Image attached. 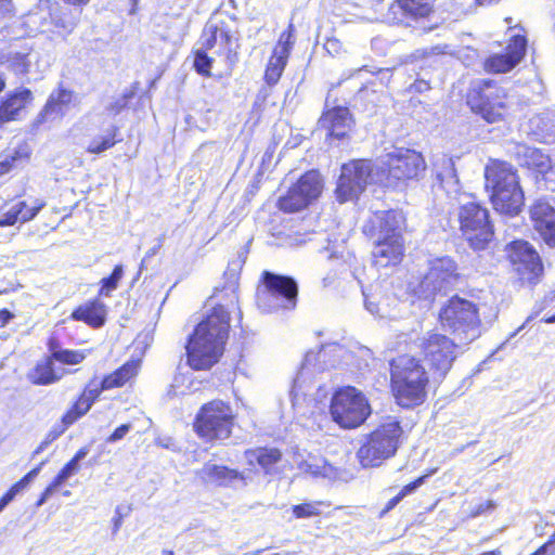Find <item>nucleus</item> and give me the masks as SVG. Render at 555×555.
I'll return each mask as SVG.
<instances>
[{
  "label": "nucleus",
  "instance_id": "nucleus-36",
  "mask_svg": "<svg viewBox=\"0 0 555 555\" xmlns=\"http://www.w3.org/2000/svg\"><path fill=\"white\" fill-rule=\"evenodd\" d=\"M311 203L294 186L288 193L279 199V207L285 212H296L306 208Z\"/></svg>",
  "mask_w": 555,
  "mask_h": 555
},
{
  "label": "nucleus",
  "instance_id": "nucleus-17",
  "mask_svg": "<svg viewBox=\"0 0 555 555\" xmlns=\"http://www.w3.org/2000/svg\"><path fill=\"white\" fill-rule=\"evenodd\" d=\"M507 255L514 270L528 281L537 278L543 270L538 253L526 241H514L507 246Z\"/></svg>",
  "mask_w": 555,
  "mask_h": 555
},
{
  "label": "nucleus",
  "instance_id": "nucleus-34",
  "mask_svg": "<svg viewBox=\"0 0 555 555\" xmlns=\"http://www.w3.org/2000/svg\"><path fill=\"white\" fill-rule=\"evenodd\" d=\"M530 125L543 141L552 142L555 138V108L533 117Z\"/></svg>",
  "mask_w": 555,
  "mask_h": 555
},
{
  "label": "nucleus",
  "instance_id": "nucleus-38",
  "mask_svg": "<svg viewBox=\"0 0 555 555\" xmlns=\"http://www.w3.org/2000/svg\"><path fill=\"white\" fill-rule=\"evenodd\" d=\"M424 0H396L390 10L393 14L401 12L403 15L420 16L424 15L426 8L423 4Z\"/></svg>",
  "mask_w": 555,
  "mask_h": 555
},
{
  "label": "nucleus",
  "instance_id": "nucleus-60",
  "mask_svg": "<svg viewBox=\"0 0 555 555\" xmlns=\"http://www.w3.org/2000/svg\"><path fill=\"white\" fill-rule=\"evenodd\" d=\"M48 348H49V351L51 352V356L47 357L48 359H52L53 361H55L54 359V353L56 351H62V348H60L59 346V341L54 338H51L48 343Z\"/></svg>",
  "mask_w": 555,
  "mask_h": 555
},
{
  "label": "nucleus",
  "instance_id": "nucleus-13",
  "mask_svg": "<svg viewBox=\"0 0 555 555\" xmlns=\"http://www.w3.org/2000/svg\"><path fill=\"white\" fill-rule=\"evenodd\" d=\"M373 181H382V178H375L371 162L359 159L343 165L335 191L338 202L346 203L358 198L366 185Z\"/></svg>",
  "mask_w": 555,
  "mask_h": 555
},
{
  "label": "nucleus",
  "instance_id": "nucleus-21",
  "mask_svg": "<svg viewBox=\"0 0 555 555\" xmlns=\"http://www.w3.org/2000/svg\"><path fill=\"white\" fill-rule=\"evenodd\" d=\"M353 119L347 107L336 106L327 109L319 119V127L326 130V135L343 139L351 130Z\"/></svg>",
  "mask_w": 555,
  "mask_h": 555
},
{
  "label": "nucleus",
  "instance_id": "nucleus-62",
  "mask_svg": "<svg viewBox=\"0 0 555 555\" xmlns=\"http://www.w3.org/2000/svg\"><path fill=\"white\" fill-rule=\"evenodd\" d=\"M54 23L56 27H61L66 31H72L74 28V24L72 22H66L62 18L55 20Z\"/></svg>",
  "mask_w": 555,
  "mask_h": 555
},
{
  "label": "nucleus",
  "instance_id": "nucleus-49",
  "mask_svg": "<svg viewBox=\"0 0 555 555\" xmlns=\"http://www.w3.org/2000/svg\"><path fill=\"white\" fill-rule=\"evenodd\" d=\"M105 389L102 388V383L99 385H95L94 382H90L89 385L85 388L81 396H83L86 399H88L92 404L98 399V397L101 395L102 391Z\"/></svg>",
  "mask_w": 555,
  "mask_h": 555
},
{
  "label": "nucleus",
  "instance_id": "nucleus-26",
  "mask_svg": "<svg viewBox=\"0 0 555 555\" xmlns=\"http://www.w3.org/2000/svg\"><path fill=\"white\" fill-rule=\"evenodd\" d=\"M67 371H56L53 360L43 358L29 371L27 377L34 385H51L59 382Z\"/></svg>",
  "mask_w": 555,
  "mask_h": 555
},
{
  "label": "nucleus",
  "instance_id": "nucleus-10",
  "mask_svg": "<svg viewBox=\"0 0 555 555\" xmlns=\"http://www.w3.org/2000/svg\"><path fill=\"white\" fill-rule=\"evenodd\" d=\"M460 274L456 262L449 256L428 260V271L412 287L418 298L431 299L437 294L447 293L459 283Z\"/></svg>",
  "mask_w": 555,
  "mask_h": 555
},
{
  "label": "nucleus",
  "instance_id": "nucleus-63",
  "mask_svg": "<svg viewBox=\"0 0 555 555\" xmlns=\"http://www.w3.org/2000/svg\"><path fill=\"white\" fill-rule=\"evenodd\" d=\"M413 88L416 90V91H420V92H423V91H426L429 89V85L428 82L424 81V80H420V81H416L414 85H413Z\"/></svg>",
  "mask_w": 555,
  "mask_h": 555
},
{
  "label": "nucleus",
  "instance_id": "nucleus-30",
  "mask_svg": "<svg viewBox=\"0 0 555 555\" xmlns=\"http://www.w3.org/2000/svg\"><path fill=\"white\" fill-rule=\"evenodd\" d=\"M33 94L30 90L23 89L11 94L0 104V125L16 118L18 112L30 102Z\"/></svg>",
  "mask_w": 555,
  "mask_h": 555
},
{
  "label": "nucleus",
  "instance_id": "nucleus-47",
  "mask_svg": "<svg viewBox=\"0 0 555 555\" xmlns=\"http://www.w3.org/2000/svg\"><path fill=\"white\" fill-rule=\"evenodd\" d=\"M77 470L78 468L74 466V463L68 462L56 475L52 482L54 483V486L60 487L67 478L73 476Z\"/></svg>",
  "mask_w": 555,
  "mask_h": 555
},
{
  "label": "nucleus",
  "instance_id": "nucleus-31",
  "mask_svg": "<svg viewBox=\"0 0 555 555\" xmlns=\"http://www.w3.org/2000/svg\"><path fill=\"white\" fill-rule=\"evenodd\" d=\"M140 360H129L122 366L117 369L115 372L106 375L102 379V388L104 389H113L122 387L134 378L139 372Z\"/></svg>",
  "mask_w": 555,
  "mask_h": 555
},
{
  "label": "nucleus",
  "instance_id": "nucleus-24",
  "mask_svg": "<svg viewBox=\"0 0 555 555\" xmlns=\"http://www.w3.org/2000/svg\"><path fill=\"white\" fill-rule=\"evenodd\" d=\"M73 96L70 90L61 87L52 91L46 105L37 116L36 122L43 124L61 119L68 111Z\"/></svg>",
  "mask_w": 555,
  "mask_h": 555
},
{
  "label": "nucleus",
  "instance_id": "nucleus-61",
  "mask_svg": "<svg viewBox=\"0 0 555 555\" xmlns=\"http://www.w3.org/2000/svg\"><path fill=\"white\" fill-rule=\"evenodd\" d=\"M115 513H116V516L113 519V522H114V525H113V533L114 534L118 532V530L120 529L121 524H122V516L120 514V508L117 507Z\"/></svg>",
  "mask_w": 555,
  "mask_h": 555
},
{
  "label": "nucleus",
  "instance_id": "nucleus-6",
  "mask_svg": "<svg viewBox=\"0 0 555 555\" xmlns=\"http://www.w3.org/2000/svg\"><path fill=\"white\" fill-rule=\"evenodd\" d=\"M457 221L462 237L474 250H485L492 242L494 231L489 211L464 194L459 198Z\"/></svg>",
  "mask_w": 555,
  "mask_h": 555
},
{
  "label": "nucleus",
  "instance_id": "nucleus-33",
  "mask_svg": "<svg viewBox=\"0 0 555 555\" xmlns=\"http://www.w3.org/2000/svg\"><path fill=\"white\" fill-rule=\"evenodd\" d=\"M294 188L311 203L317 199L322 192V178L318 171H308L301 176Z\"/></svg>",
  "mask_w": 555,
  "mask_h": 555
},
{
  "label": "nucleus",
  "instance_id": "nucleus-40",
  "mask_svg": "<svg viewBox=\"0 0 555 555\" xmlns=\"http://www.w3.org/2000/svg\"><path fill=\"white\" fill-rule=\"evenodd\" d=\"M203 46L194 52L193 67L202 76L210 77L214 59L208 56Z\"/></svg>",
  "mask_w": 555,
  "mask_h": 555
},
{
  "label": "nucleus",
  "instance_id": "nucleus-8",
  "mask_svg": "<svg viewBox=\"0 0 555 555\" xmlns=\"http://www.w3.org/2000/svg\"><path fill=\"white\" fill-rule=\"evenodd\" d=\"M240 33L232 18L210 17L201 35V46L224 57L229 65L237 62Z\"/></svg>",
  "mask_w": 555,
  "mask_h": 555
},
{
  "label": "nucleus",
  "instance_id": "nucleus-2",
  "mask_svg": "<svg viewBox=\"0 0 555 555\" xmlns=\"http://www.w3.org/2000/svg\"><path fill=\"white\" fill-rule=\"evenodd\" d=\"M391 389L397 403L413 408L423 403L426 397L427 373L420 360L402 354L390 362Z\"/></svg>",
  "mask_w": 555,
  "mask_h": 555
},
{
  "label": "nucleus",
  "instance_id": "nucleus-22",
  "mask_svg": "<svg viewBox=\"0 0 555 555\" xmlns=\"http://www.w3.org/2000/svg\"><path fill=\"white\" fill-rule=\"evenodd\" d=\"M403 217L396 210L378 211L370 220V227L365 225L364 231L371 232L375 237H402L401 229Z\"/></svg>",
  "mask_w": 555,
  "mask_h": 555
},
{
  "label": "nucleus",
  "instance_id": "nucleus-39",
  "mask_svg": "<svg viewBox=\"0 0 555 555\" xmlns=\"http://www.w3.org/2000/svg\"><path fill=\"white\" fill-rule=\"evenodd\" d=\"M116 129L108 131L106 134L94 138L88 145L87 151L92 154H101L106 150L113 147L116 143L115 140Z\"/></svg>",
  "mask_w": 555,
  "mask_h": 555
},
{
  "label": "nucleus",
  "instance_id": "nucleus-9",
  "mask_svg": "<svg viewBox=\"0 0 555 555\" xmlns=\"http://www.w3.org/2000/svg\"><path fill=\"white\" fill-rule=\"evenodd\" d=\"M467 103L474 113L490 124L503 120L509 108L507 92L492 80L475 82Z\"/></svg>",
  "mask_w": 555,
  "mask_h": 555
},
{
  "label": "nucleus",
  "instance_id": "nucleus-50",
  "mask_svg": "<svg viewBox=\"0 0 555 555\" xmlns=\"http://www.w3.org/2000/svg\"><path fill=\"white\" fill-rule=\"evenodd\" d=\"M324 49L330 55L337 56L343 52V43L336 38H328L324 42Z\"/></svg>",
  "mask_w": 555,
  "mask_h": 555
},
{
  "label": "nucleus",
  "instance_id": "nucleus-64",
  "mask_svg": "<svg viewBox=\"0 0 555 555\" xmlns=\"http://www.w3.org/2000/svg\"><path fill=\"white\" fill-rule=\"evenodd\" d=\"M402 499H403V496H400V493H398L395 498H392L388 502L387 508L390 509V508L395 507Z\"/></svg>",
  "mask_w": 555,
  "mask_h": 555
},
{
  "label": "nucleus",
  "instance_id": "nucleus-48",
  "mask_svg": "<svg viewBox=\"0 0 555 555\" xmlns=\"http://www.w3.org/2000/svg\"><path fill=\"white\" fill-rule=\"evenodd\" d=\"M127 103L128 95H120L106 106V111L108 112V114L116 116L127 106Z\"/></svg>",
  "mask_w": 555,
  "mask_h": 555
},
{
  "label": "nucleus",
  "instance_id": "nucleus-27",
  "mask_svg": "<svg viewBox=\"0 0 555 555\" xmlns=\"http://www.w3.org/2000/svg\"><path fill=\"white\" fill-rule=\"evenodd\" d=\"M281 452L275 448H257L245 452V460L250 467L257 465L266 474L272 473V467L280 462Z\"/></svg>",
  "mask_w": 555,
  "mask_h": 555
},
{
  "label": "nucleus",
  "instance_id": "nucleus-35",
  "mask_svg": "<svg viewBox=\"0 0 555 555\" xmlns=\"http://www.w3.org/2000/svg\"><path fill=\"white\" fill-rule=\"evenodd\" d=\"M47 463L46 461H42L37 467L31 469L28 474H26L20 481L14 483L9 491L0 499V513L4 509V507L13 501V499L21 493L23 490H25L28 485L33 481V479L39 474L42 466Z\"/></svg>",
  "mask_w": 555,
  "mask_h": 555
},
{
  "label": "nucleus",
  "instance_id": "nucleus-12",
  "mask_svg": "<svg viewBox=\"0 0 555 555\" xmlns=\"http://www.w3.org/2000/svg\"><path fill=\"white\" fill-rule=\"evenodd\" d=\"M262 281L264 289L258 293L260 307L268 311L292 310L296 307L298 286L294 279L264 271Z\"/></svg>",
  "mask_w": 555,
  "mask_h": 555
},
{
  "label": "nucleus",
  "instance_id": "nucleus-7",
  "mask_svg": "<svg viewBox=\"0 0 555 555\" xmlns=\"http://www.w3.org/2000/svg\"><path fill=\"white\" fill-rule=\"evenodd\" d=\"M371 412L364 393L352 386L339 388L332 397L330 414L341 428L352 429L361 426Z\"/></svg>",
  "mask_w": 555,
  "mask_h": 555
},
{
  "label": "nucleus",
  "instance_id": "nucleus-20",
  "mask_svg": "<svg viewBox=\"0 0 555 555\" xmlns=\"http://www.w3.org/2000/svg\"><path fill=\"white\" fill-rule=\"evenodd\" d=\"M292 31L293 25H289L288 31L281 34L279 41L273 50L264 73V79L268 85H275L286 66L292 46L294 43L292 41Z\"/></svg>",
  "mask_w": 555,
  "mask_h": 555
},
{
  "label": "nucleus",
  "instance_id": "nucleus-15",
  "mask_svg": "<svg viewBox=\"0 0 555 555\" xmlns=\"http://www.w3.org/2000/svg\"><path fill=\"white\" fill-rule=\"evenodd\" d=\"M457 344L446 335L428 332L421 343V349L433 371L434 378H443L456 358Z\"/></svg>",
  "mask_w": 555,
  "mask_h": 555
},
{
  "label": "nucleus",
  "instance_id": "nucleus-18",
  "mask_svg": "<svg viewBox=\"0 0 555 555\" xmlns=\"http://www.w3.org/2000/svg\"><path fill=\"white\" fill-rule=\"evenodd\" d=\"M530 218L542 241L555 247V196L535 199L530 207Z\"/></svg>",
  "mask_w": 555,
  "mask_h": 555
},
{
  "label": "nucleus",
  "instance_id": "nucleus-46",
  "mask_svg": "<svg viewBox=\"0 0 555 555\" xmlns=\"http://www.w3.org/2000/svg\"><path fill=\"white\" fill-rule=\"evenodd\" d=\"M365 307L366 309L372 313V314H375V315H378L379 318H396V314L391 313L388 309H387V305L384 301H380L378 304H375L369 299L365 300Z\"/></svg>",
  "mask_w": 555,
  "mask_h": 555
},
{
  "label": "nucleus",
  "instance_id": "nucleus-1",
  "mask_svg": "<svg viewBox=\"0 0 555 555\" xmlns=\"http://www.w3.org/2000/svg\"><path fill=\"white\" fill-rule=\"evenodd\" d=\"M230 314L217 305L195 327L186 345L188 363L194 370H208L222 356L229 335Z\"/></svg>",
  "mask_w": 555,
  "mask_h": 555
},
{
  "label": "nucleus",
  "instance_id": "nucleus-29",
  "mask_svg": "<svg viewBox=\"0 0 555 555\" xmlns=\"http://www.w3.org/2000/svg\"><path fill=\"white\" fill-rule=\"evenodd\" d=\"M105 305L99 300L90 301L73 311L72 318L76 321H83L93 327H100L105 322Z\"/></svg>",
  "mask_w": 555,
  "mask_h": 555
},
{
  "label": "nucleus",
  "instance_id": "nucleus-25",
  "mask_svg": "<svg viewBox=\"0 0 555 555\" xmlns=\"http://www.w3.org/2000/svg\"><path fill=\"white\" fill-rule=\"evenodd\" d=\"M198 476L204 481L218 486H231L235 480H242L243 485H246L242 473L212 463H206L198 472Z\"/></svg>",
  "mask_w": 555,
  "mask_h": 555
},
{
  "label": "nucleus",
  "instance_id": "nucleus-23",
  "mask_svg": "<svg viewBox=\"0 0 555 555\" xmlns=\"http://www.w3.org/2000/svg\"><path fill=\"white\" fill-rule=\"evenodd\" d=\"M403 250L402 237H376V243L372 250L373 262L376 267L382 268L397 264L402 259Z\"/></svg>",
  "mask_w": 555,
  "mask_h": 555
},
{
  "label": "nucleus",
  "instance_id": "nucleus-54",
  "mask_svg": "<svg viewBox=\"0 0 555 555\" xmlns=\"http://www.w3.org/2000/svg\"><path fill=\"white\" fill-rule=\"evenodd\" d=\"M60 433L50 431L47 438L38 446V448L34 451V456L41 453L47 447L59 437Z\"/></svg>",
  "mask_w": 555,
  "mask_h": 555
},
{
  "label": "nucleus",
  "instance_id": "nucleus-11",
  "mask_svg": "<svg viewBox=\"0 0 555 555\" xmlns=\"http://www.w3.org/2000/svg\"><path fill=\"white\" fill-rule=\"evenodd\" d=\"M233 418V411L228 403L214 400L202 406L196 416L194 428L202 438L223 440L231 435Z\"/></svg>",
  "mask_w": 555,
  "mask_h": 555
},
{
  "label": "nucleus",
  "instance_id": "nucleus-45",
  "mask_svg": "<svg viewBox=\"0 0 555 555\" xmlns=\"http://www.w3.org/2000/svg\"><path fill=\"white\" fill-rule=\"evenodd\" d=\"M46 203L42 199H34L31 204H27V208L21 212L22 223L33 220L38 212L44 207Z\"/></svg>",
  "mask_w": 555,
  "mask_h": 555
},
{
  "label": "nucleus",
  "instance_id": "nucleus-32",
  "mask_svg": "<svg viewBox=\"0 0 555 555\" xmlns=\"http://www.w3.org/2000/svg\"><path fill=\"white\" fill-rule=\"evenodd\" d=\"M436 177L440 188L443 189L449 196L459 194L460 184L452 158L442 157L441 169L437 170Z\"/></svg>",
  "mask_w": 555,
  "mask_h": 555
},
{
  "label": "nucleus",
  "instance_id": "nucleus-53",
  "mask_svg": "<svg viewBox=\"0 0 555 555\" xmlns=\"http://www.w3.org/2000/svg\"><path fill=\"white\" fill-rule=\"evenodd\" d=\"M425 478H426V476H422V477L417 478L416 480H414L413 482L405 485L399 492L400 496L404 498L405 495L414 492L418 487H421L424 483Z\"/></svg>",
  "mask_w": 555,
  "mask_h": 555
},
{
  "label": "nucleus",
  "instance_id": "nucleus-52",
  "mask_svg": "<svg viewBox=\"0 0 555 555\" xmlns=\"http://www.w3.org/2000/svg\"><path fill=\"white\" fill-rule=\"evenodd\" d=\"M92 406V403L86 399L83 396H80L79 399L76 401L74 409L80 417L85 415Z\"/></svg>",
  "mask_w": 555,
  "mask_h": 555
},
{
  "label": "nucleus",
  "instance_id": "nucleus-57",
  "mask_svg": "<svg viewBox=\"0 0 555 555\" xmlns=\"http://www.w3.org/2000/svg\"><path fill=\"white\" fill-rule=\"evenodd\" d=\"M79 417L80 415H78L77 412L72 409L63 416L62 422L64 423L65 427H67L75 423Z\"/></svg>",
  "mask_w": 555,
  "mask_h": 555
},
{
  "label": "nucleus",
  "instance_id": "nucleus-56",
  "mask_svg": "<svg viewBox=\"0 0 555 555\" xmlns=\"http://www.w3.org/2000/svg\"><path fill=\"white\" fill-rule=\"evenodd\" d=\"M59 487L57 486H54L53 482H51L47 488L46 490L43 491V493L41 494L40 499L38 500L37 502V506H41L42 504L46 503V501L55 492V490L57 489Z\"/></svg>",
  "mask_w": 555,
  "mask_h": 555
},
{
  "label": "nucleus",
  "instance_id": "nucleus-44",
  "mask_svg": "<svg viewBox=\"0 0 555 555\" xmlns=\"http://www.w3.org/2000/svg\"><path fill=\"white\" fill-rule=\"evenodd\" d=\"M293 513L296 518H309L320 514V503L310 502L295 505Z\"/></svg>",
  "mask_w": 555,
  "mask_h": 555
},
{
  "label": "nucleus",
  "instance_id": "nucleus-28",
  "mask_svg": "<svg viewBox=\"0 0 555 555\" xmlns=\"http://www.w3.org/2000/svg\"><path fill=\"white\" fill-rule=\"evenodd\" d=\"M517 157L522 166L535 169L543 173L551 168V158L537 147L519 145L517 147Z\"/></svg>",
  "mask_w": 555,
  "mask_h": 555
},
{
  "label": "nucleus",
  "instance_id": "nucleus-16",
  "mask_svg": "<svg viewBox=\"0 0 555 555\" xmlns=\"http://www.w3.org/2000/svg\"><path fill=\"white\" fill-rule=\"evenodd\" d=\"M358 358L359 354L356 351L344 345L337 343L324 344L318 353H314L313 351L306 353L299 372V377H302L311 366H317L315 361H318V367L320 370L343 366L360 367Z\"/></svg>",
  "mask_w": 555,
  "mask_h": 555
},
{
  "label": "nucleus",
  "instance_id": "nucleus-55",
  "mask_svg": "<svg viewBox=\"0 0 555 555\" xmlns=\"http://www.w3.org/2000/svg\"><path fill=\"white\" fill-rule=\"evenodd\" d=\"M537 551L540 555H555V541L550 537V539Z\"/></svg>",
  "mask_w": 555,
  "mask_h": 555
},
{
  "label": "nucleus",
  "instance_id": "nucleus-43",
  "mask_svg": "<svg viewBox=\"0 0 555 555\" xmlns=\"http://www.w3.org/2000/svg\"><path fill=\"white\" fill-rule=\"evenodd\" d=\"M87 354L83 350H69L62 349L54 353L55 361H59L67 365H76L81 363L86 359Z\"/></svg>",
  "mask_w": 555,
  "mask_h": 555
},
{
  "label": "nucleus",
  "instance_id": "nucleus-37",
  "mask_svg": "<svg viewBox=\"0 0 555 555\" xmlns=\"http://www.w3.org/2000/svg\"><path fill=\"white\" fill-rule=\"evenodd\" d=\"M304 470L314 477L336 478V469L324 459L312 457L304 464Z\"/></svg>",
  "mask_w": 555,
  "mask_h": 555
},
{
  "label": "nucleus",
  "instance_id": "nucleus-4",
  "mask_svg": "<svg viewBox=\"0 0 555 555\" xmlns=\"http://www.w3.org/2000/svg\"><path fill=\"white\" fill-rule=\"evenodd\" d=\"M403 430L396 420H388L364 436L357 451V459L364 468L378 467L392 457L400 444Z\"/></svg>",
  "mask_w": 555,
  "mask_h": 555
},
{
  "label": "nucleus",
  "instance_id": "nucleus-58",
  "mask_svg": "<svg viewBox=\"0 0 555 555\" xmlns=\"http://www.w3.org/2000/svg\"><path fill=\"white\" fill-rule=\"evenodd\" d=\"M89 453V448L83 447L81 448L76 455L69 461L70 463H74V466L79 468L78 463L86 457V455Z\"/></svg>",
  "mask_w": 555,
  "mask_h": 555
},
{
  "label": "nucleus",
  "instance_id": "nucleus-42",
  "mask_svg": "<svg viewBox=\"0 0 555 555\" xmlns=\"http://www.w3.org/2000/svg\"><path fill=\"white\" fill-rule=\"evenodd\" d=\"M122 275L124 268L121 264H117L108 278L102 279L100 294L103 296H109L111 293L118 287V283L121 280Z\"/></svg>",
  "mask_w": 555,
  "mask_h": 555
},
{
  "label": "nucleus",
  "instance_id": "nucleus-59",
  "mask_svg": "<svg viewBox=\"0 0 555 555\" xmlns=\"http://www.w3.org/2000/svg\"><path fill=\"white\" fill-rule=\"evenodd\" d=\"M14 318V314L11 313L7 309L0 310V327L5 326L12 319Z\"/></svg>",
  "mask_w": 555,
  "mask_h": 555
},
{
  "label": "nucleus",
  "instance_id": "nucleus-5",
  "mask_svg": "<svg viewBox=\"0 0 555 555\" xmlns=\"http://www.w3.org/2000/svg\"><path fill=\"white\" fill-rule=\"evenodd\" d=\"M439 320L442 327L450 331L459 344H469L482 333L477 306L459 296L449 299L448 304L441 308Z\"/></svg>",
  "mask_w": 555,
  "mask_h": 555
},
{
  "label": "nucleus",
  "instance_id": "nucleus-41",
  "mask_svg": "<svg viewBox=\"0 0 555 555\" xmlns=\"http://www.w3.org/2000/svg\"><path fill=\"white\" fill-rule=\"evenodd\" d=\"M27 208V202L20 201L13 204L7 211L0 216V227L14 225L16 222L22 223L21 212Z\"/></svg>",
  "mask_w": 555,
  "mask_h": 555
},
{
  "label": "nucleus",
  "instance_id": "nucleus-3",
  "mask_svg": "<svg viewBox=\"0 0 555 555\" xmlns=\"http://www.w3.org/2000/svg\"><path fill=\"white\" fill-rule=\"evenodd\" d=\"M487 190H491V201L495 210L506 215H517L524 205V193L513 167L492 160L485 169Z\"/></svg>",
  "mask_w": 555,
  "mask_h": 555
},
{
  "label": "nucleus",
  "instance_id": "nucleus-19",
  "mask_svg": "<svg viewBox=\"0 0 555 555\" xmlns=\"http://www.w3.org/2000/svg\"><path fill=\"white\" fill-rule=\"evenodd\" d=\"M527 40L525 36L515 34L512 36V42L507 46L505 54H494L487 59L485 68L490 73H506L514 68L526 52Z\"/></svg>",
  "mask_w": 555,
  "mask_h": 555
},
{
  "label": "nucleus",
  "instance_id": "nucleus-14",
  "mask_svg": "<svg viewBox=\"0 0 555 555\" xmlns=\"http://www.w3.org/2000/svg\"><path fill=\"white\" fill-rule=\"evenodd\" d=\"M422 154L409 149H396L379 160L383 177L398 181L417 179L425 171Z\"/></svg>",
  "mask_w": 555,
  "mask_h": 555
},
{
  "label": "nucleus",
  "instance_id": "nucleus-51",
  "mask_svg": "<svg viewBox=\"0 0 555 555\" xmlns=\"http://www.w3.org/2000/svg\"><path fill=\"white\" fill-rule=\"evenodd\" d=\"M132 428L131 424H122L117 427L111 436L107 437L106 441L109 443H114L118 440H121Z\"/></svg>",
  "mask_w": 555,
  "mask_h": 555
}]
</instances>
